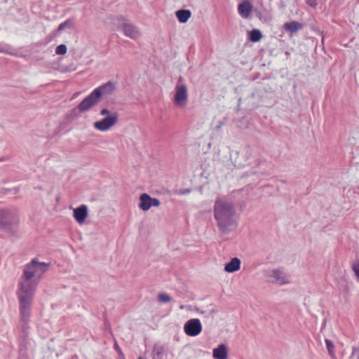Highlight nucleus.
I'll use <instances>...</instances> for the list:
<instances>
[{
    "instance_id": "obj_20",
    "label": "nucleus",
    "mask_w": 359,
    "mask_h": 359,
    "mask_svg": "<svg viewBox=\"0 0 359 359\" xmlns=\"http://www.w3.org/2000/svg\"><path fill=\"white\" fill-rule=\"evenodd\" d=\"M67 51V48L65 44H60L56 47L55 53L57 55H65Z\"/></svg>"
},
{
    "instance_id": "obj_23",
    "label": "nucleus",
    "mask_w": 359,
    "mask_h": 359,
    "mask_svg": "<svg viewBox=\"0 0 359 359\" xmlns=\"http://www.w3.org/2000/svg\"><path fill=\"white\" fill-rule=\"evenodd\" d=\"M306 4L310 7L315 8L318 6V0H306Z\"/></svg>"
},
{
    "instance_id": "obj_10",
    "label": "nucleus",
    "mask_w": 359,
    "mask_h": 359,
    "mask_svg": "<svg viewBox=\"0 0 359 359\" xmlns=\"http://www.w3.org/2000/svg\"><path fill=\"white\" fill-rule=\"evenodd\" d=\"M253 6L249 0H244L238 6V13L244 19L249 18Z\"/></svg>"
},
{
    "instance_id": "obj_30",
    "label": "nucleus",
    "mask_w": 359,
    "mask_h": 359,
    "mask_svg": "<svg viewBox=\"0 0 359 359\" xmlns=\"http://www.w3.org/2000/svg\"><path fill=\"white\" fill-rule=\"evenodd\" d=\"M3 52H4V50L3 49L0 48V53H3Z\"/></svg>"
},
{
    "instance_id": "obj_22",
    "label": "nucleus",
    "mask_w": 359,
    "mask_h": 359,
    "mask_svg": "<svg viewBox=\"0 0 359 359\" xmlns=\"http://www.w3.org/2000/svg\"><path fill=\"white\" fill-rule=\"evenodd\" d=\"M325 344L327 351L330 355H332L334 353V346L333 342L330 339H325Z\"/></svg>"
},
{
    "instance_id": "obj_17",
    "label": "nucleus",
    "mask_w": 359,
    "mask_h": 359,
    "mask_svg": "<svg viewBox=\"0 0 359 359\" xmlns=\"http://www.w3.org/2000/svg\"><path fill=\"white\" fill-rule=\"evenodd\" d=\"M263 37L262 32L258 29H253L248 32V39L253 43L259 41Z\"/></svg>"
},
{
    "instance_id": "obj_26",
    "label": "nucleus",
    "mask_w": 359,
    "mask_h": 359,
    "mask_svg": "<svg viewBox=\"0 0 359 359\" xmlns=\"http://www.w3.org/2000/svg\"><path fill=\"white\" fill-rule=\"evenodd\" d=\"M114 349L116 351L117 353L118 354V357L121 356V355H123L121 348L118 346L117 343H115L114 345Z\"/></svg>"
},
{
    "instance_id": "obj_19",
    "label": "nucleus",
    "mask_w": 359,
    "mask_h": 359,
    "mask_svg": "<svg viewBox=\"0 0 359 359\" xmlns=\"http://www.w3.org/2000/svg\"><path fill=\"white\" fill-rule=\"evenodd\" d=\"M158 300L161 303H168L171 300V297L167 293L163 292L158 295Z\"/></svg>"
},
{
    "instance_id": "obj_29",
    "label": "nucleus",
    "mask_w": 359,
    "mask_h": 359,
    "mask_svg": "<svg viewBox=\"0 0 359 359\" xmlns=\"http://www.w3.org/2000/svg\"><path fill=\"white\" fill-rule=\"evenodd\" d=\"M189 192H190V191L189 189H187L186 191H184V193H189Z\"/></svg>"
},
{
    "instance_id": "obj_15",
    "label": "nucleus",
    "mask_w": 359,
    "mask_h": 359,
    "mask_svg": "<svg viewBox=\"0 0 359 359\" xmlns=\"http://www.w3.org/2000/svg\"><path fill=\"white\" fill-rule=\"evenodd\" d=\"M213 357L215 359H226L227 358V348L226 346L222 344L217 348L213 349Z\"/></svg>"
},
{
    "instance_id": "obj_21",
    "label": "nucleus",
    "mask_w": 359,
    "mask_h": 359,
    "mask_svg": "<svg viewBox=\"0 0 359 359\" xmlns=\"http://www.w3.org/2000/svg\"><path fill=\"white\" fill-rule=\"evenodd\" d=\"M352 269L354 272L357 280L359 281V259L353 262L352 264Z\"/></svg>"
},
{
    "instance_id": "obj_5",
    "label": "nucleus",
    "mask_w": 359,
    "mask_h": 359,
    "mask_svg": "<svg viewBox=\"0 0 359 359\" xmlns=\"http://www.w3.org/2000/svg\"><path fill=\"white\" fill-rule=\"evenodd\" d=\"M116 24L124 35L133 40H137L141 36L140 29L123 15L116 18Z\"/></svg>"
},
{
    "instance_id": "obj_3",
    "label": "nucleus",
    "mask_w": 359,
    "mask_h": 359,
    "mask_svg": "<svg viewBox=\"0 0 359 359\" xmlns=\"http://www.w3.org/2000/svg\"><path fill=\"white\" fill-rule=\"evenodd\" d=\"M116 90V83L109 81L95 88L78 105L77 109L80 112H85L97 105L102 97L111 95ZM74 109V111H76Z\"/></svg>"
},
{
    "instance_id": "obj_1",
    "label": "nucleus",
    "mask_w": 359,
    "mask_h": 359,
    "mask_svg": "<svg viewBox=\"0 0 359 359\" xmlns=\"http://www.w3.org/2000/svg\"><path fill=\"white\" fill-rule=\"evenodd\" d=\"M50 265V263L41 262L34 258L25 266L17 290L23 332H25L29 322L36 287Z\"/></svg>"
},
{
    "instance_id": "obj_4",
    "label": "nucleus",
    "mask_w": 359,
    "mask_h": 359,
    "mask_svg": "<svg viewBox=\"0 0 359 359\" xmlns=\"http://www.w3.org/2000/svg\"><path fill=\"white\" fill-rule=\"evenodd\" d=\"M19 226V217L8 209L0 210V230L15 234Z\"/></svg>"
},
{
    "instance_id": "obj_11",
    "label": "nucleus",
    "mask_w": 359,
    "mask_h": 359,
    "mask_svg": "<svg viewBox=\"0 0 359 359\" xmlns=\"http://www.w3.org/2000/svg\"><path fill=\"white\" fill-rule=\"evenodd\" d=\"M74 217L79 224H83L88 216V208L86 205H81L74 209Z\"/></svg>"
},
{
    "instance_id": "obj_2",
    "label": "nucleus",
    "mask_w": 359,
    "mask_h": 359,
    "mask_svg": "<svg viewBox=\"0 0 359 359\" xmlns=\"http://www.w3.org/2000/svg\"><path fill=\"white\" fill-rule=\"evenodd\" d=\"M214 218L222 233L233 231L236 225V210L232 201L217 197L213 206Z\"/></svg>"
},
{
    "instance_id": "obj_18",
    "label": "nucleus",
    "mask_w": 359,
    "mask_h": 359,
    "mask_svg": "<svg viewBox=\"0 0 359 359\" xmlns=\"http://www.w3.org/2000/svg\"><path fill=\"white\" fill-rule=\"evenodd\" d=\"M74 20L71 19V18H68L67 20H66L65 21L62 22V23H60L59 25V26L57 27V31L62 32L66 28L72 29L74 27Z\"/></svg>"
},
{
    "instance_id": "obj_7",
    "label": "nucleus",
    "mask_w": 359,
    "mask_h": 359,
    "mask_svg": "<svg viewBox=\"0 0 359 359\" xmlns=\"http://www.w3.org/2000/svg\"><path fill=\"white\" fill-rule=\"evenodd\" d=\"M118 114L117 112H113V114L105 116L102 119L95 121L93 123L94 128L100 131L105 132L113 127L118 121Z\"/></svg>"
},
{
    "instance_id": "obj_28",
    "label": "nucleus",
    "mask_w": 359,
    "mask_h": 359,
    "mask_svg": "<svg viewBox=\"0 0 359 359\" xmlns=\"http://www.w3.org/2000/svg\"><path fill=\"white\" fill-rule=\"evenodd\" d=\"M118 359H126L124 357V355H121L120 357H118Z\"/></svg>"
},
{
    "instance_id": "obj_16",
    "label": "nucleus",
    "mask_w": 359,
    "mask_h": 359,
    "mask_svg": "<svg viewBox=\"0 0 359 359\" xmlns=\"http://www.w3.org/2000/svg\"><path fill=\"white\" fill-rule=\"evenodd\" d=\"M175 15L180 23H185L191 18V12L187 9H180L176 11Z\"/></svg>"
},
{
    "instance_id": "obj_27",
    "label": "nucleus",
    "mask_w": 359,
    "mask_h": 359,
    "mask_svg": "<svg viewBox=\"0 0 359 359\" xmlns=\"http://www.w3.org/2000/svg\"><path fill=\"white\" fill-rule=\"evenodd\" d=\"M256 15L260 20H262L263 18L261 12L256 11Z\"/></svg>"
},
{
    "instance_id": "obj_13",
    "label": "nucleus",
    "mask_w": 359,
    "mask_h": 359,
    "mask_svg": "<svg viewBox=\"0 0 359 359\" xmlns=\"http://www.w3.org/2000/svg\"><path fill=\"white\" fill-rule=\"evenodd\" d=\"M304 25L298 21H291L285 22L283 25L284 29L286 32L292 34L297 32L299 30L302 29Z\"/></svg>"
},
{
    "instance_id": "obj_9",
    "label": "nucleus",
    "mask_w": 359,
    "mask_h": 359,
    "mask_svg": "<svg viewBox=\"0 0 359 359\" xmlns=\"http://www.w3.org/2000/svg\"><path fill=\"white\" fill-rule=\"evenodd\" d=\"M268 281L278 285H285L290 283V277L280 269H273L267 272Z\"/></svg>"
},
{
    "instance_id": "obj_24",
    "label": "nucleus",
    "mask_w": 359,
    "mask_h": 359,
    "mask_svg": "<svg viewBox=\"0 0 359 359\" xmlns=\"http://www.w3.org/2000/svg\"><path fill=\"white\" fill-rule=\"evenodd\" d=\"M100 114V115L104 116H108L113 114V113L110 112V111L109 109H107V108L102 109Z\"/></svg>"
},
{
    "instance_id": "obj_6",
    "label": "nucleus",
    "mask_w": 359,
    "mask_h": 359,
    "mask_svg": "<svg viewBox=\"0 0 359 359\" xmlns=\"http://www.w3.org/2000/svg\"><path fill=\"white\" fill-rule=\"evenodd\" d=\"M182 78L180 76L175 86V93L174 96V102L175 105L178 107H184L188 99V90L187 86L181 83Z\"/></svg>"
},
{
    "instance_id": "obj_8",
    "label": "nucleus",
    "mask_w": 359,
    "mask_h": 359,
    "mask_svg": "<svg viewBox=\"0 0 359 359\" xmlns=\"http://www.w3.org/2000/svg\"><path fill=\"white\" fill-rule=\"evenodd\" d=\"M202 330L203 326L198 318L189 319L184 325V332L189 337L199 335Z\"/></svg>"
},
{
    "instance_id": "obj_31",
    "label": "nucleus",
    "mask_w": 359,
    "mask_h": 359,
    "mask_svg": "<svg viewBox=\"0 0 359 359\" xmlns=\"http://www.w3.org/2000/svg\"><path fill=\"white\" fill-rule=\"evenodd\" d=\"M137 359H144L142 357L140 356Z\"/></svg>"
},
{
    "instance_id": "obj_25",
    "label": "nucleus",
    "mask_w": 359,
    "mask_h": 359,
    "mask_svg": "<svg viewBox=\"0 0 359 359\" xmlns=\"http://www.w3.org/2000/svg\"><path fill=\"white\" fill-rule=\"evenodd\" d=\"M160 201L156 198L151 197V207H158L160 205Z\"/></svg>"
},
{
    "instance_id": "obj_12",
    "label": "nucleus",
    "mask_w": 359,
    "mask_h": 359,
    "mask_svg": "<svg viewBox=\"0 0 359 359\" xmlns=\"http://www.w3.org/2000/svg\"><path fill=\"white\" fill-rule=\"evenodd\" d=\"M240 267L241 260L237 257H233L225 264L224 271L228 273H233L239 270Z\"/></svg>"
},
{
    "instance_id": "obj_14",
    "label": "nucleus",
    "mask_w": 359,
    "mask_h": 359,
    "mask_svg": "<svg viewBox=\"0 0 359 359\" xmlns=\"http://www.w3.org/2000/svg\"><path fill=\"white\" fill-rule=\"evenodd\" d=\"M139 208L144 211H147L151 208V196L148 194L144 193L140 195Z\"/></svg>"
}]
</instances>
